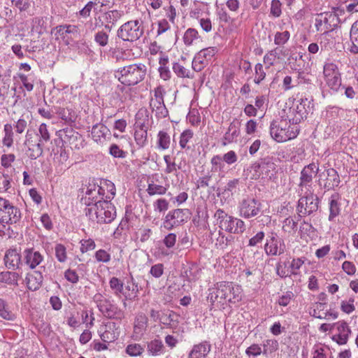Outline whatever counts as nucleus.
<instances>
[{
    "instance_id": "69168bd1",
    "label": "nucleus",
    "mask_w": 358,
    "mask_h": 358,
    "mask_svg": "<svg viewBox=\"0 0 358 358\" xmlns=\"http://www.w3.org/2000/svg\"><path fill=\"white\" fill-rule=\"evenodd\" d=\"M289 37L290 34L288 31L277 32L275 35L274 42L276 45H284L289 40Z\"/></svg>"
},
{
    "instance_id": "f8f14e48",
    "label": "nucleus",
    "mask_w": 358,
    "mask_h": 358,
    "mask_svg": "<svg viewBox=\"0 0 358 358\" xmlns=\"http://www.w3.org/2000/svg\"><path fill=\"white\" fill-rule=\"evenodd\" d=\"M261 203L252 197L243 199L239 204L240 215L248 219L257 216L261 211Z\"/></svg>"
},
{
    "instance_id": "412c9836",
    "label": "nucleus",
    "mask_w": 358,
    "mask_h": 358,
    "mask_svg": "<svg viewBox=\"0 0 358 358\" xmlns=\"http://www.w3.org/2000/svg\"><path fill=\"white\" fill-rule=\"evenodd\" d=\"M64 141L69 143L71 148L79 150L83 146V136L71 128H66L62 130Z\"/></svg>"
},
{
    "instance_id": "bf43d9fd",
    "label": "nucleus",
    "mask_w": 358,
    "mask_h": 358,
    "mask_svg": "<svg viewBox=\"0 0 358 358\" xmlns=\"http://www.w3.org/2000/svg\"><path fill=\"white\" fill-rule=\"evenodd\" d=\"M55 256L59 262H64L67 259L66 250L62 244L55 245Z\"/></svg>"
},
{
    "instance_id": "aec40b11",
    "label": "nucleus",
    "mask_w": 358,
    "mask_h": 358,
    "mask_svg": "<svg viewBox=\"0 0 358 358\" xmlns=\"http://www.w3.org/2000/svg\"><path fill=\"white\" fill-rule=\"evenodd\" d=\"M148 324V318L143 313H138L134 318L132 337L135 340L141 339L145 332Z\"/></svg>"
},
{
    "instance_id": "a878e982",
    "label": "nucleus",
    "mask_w": 358,
    "mask_h": 358,
    "mask_svg": "<svg viewBox=\"0 0 358 358\" xmlns=\"http://www.w3.org/2000/svg\"><path fill=\"white\" fill-rule=\"evenodd\" d=\"M103 343H112L119 337L118 327L115 322H109L106 325V330L100 335Z\"/></svg>"
},
{
    "instance_id": "79ce46f5",
    "label": "nucleus",
    "mask_w": 358,
    "mask_h": 358,
    "mask_svg": "<svg viewBox=\"0 0 358 358\" xmlns=\"http://www.w3.org/2000/svg\"><path fill=\"white\" fill-rule=\"evenodd\" d=\"M47 23L46 18L43 17H36L32 20V30L38 34H43L46 31Z\"/></svg>"
},
{
    "instance_id": "72a5a7b5",
    "label": "nucleus",
    "mask_w": 358,
    "mask_h": 358,
    "mask_svg": "<svg viewBox=\"0 0 358 358\" xmlns=\"http://www.w3.org/2000/svg\"><path fill=\"white\" fill-rule=\"evenodd\" d=\"M148 351L152 356H159L164 354L165 348L161 340L154 339L148 343Z\"/></svg>"
},
{
    "instance_id": "6e6552de",
    "label": "nucleus",
    "mask_w": 358,
    "mask_h": 358,
    "mask_svg": "<svg viewBox=\"0 0 358 358\" xmlns=\"http://www.w3.org/2000/svg\"><path fill=\"white\" fill-rule=\"evenodd\" d=\"M318 171V164L313 162L304 166L301 171L298 192H307V191H313V179L317 174Z\"/></svg>"
},
{
    "instance_id": "7c9ffc66",
    "label": "nucleus",
    "mask_w": 358,
    "mask_h": 358,
    "mask_svg": "<svg viewBox=\"0 0 358 358\" xmlns=\"http://www.w3.org/2000/svg\"><path fill=\"white\" fill-rule=\"evenodd\" d=\"M340 196L338 194H334L329 199V220L333 221L341 213V204L339 203Z\"/></svg>"
},
{
    "instance_id": "c85d7f7f",
    "label": "nucleus",
    "mask_w": 358,
    "mask_h": 358,
    "mask_svg": "<svg viewBox=\"0 0 358 358\" xmlns=\"http://www.w3.org/2000/svg\"><path fill=\"white\" fill-rule=\"evenodd\" d=\"M4 262L8 268L15 270L21 262V256L16 250H8L4 256Z\"/></svg>"
},
{
    "instance_id": "423d86ee",
    "label": "nucleus",
    "mask_w": 358,
    "mask_h": 358,
    "mask_svg": "<svg viewBox=\"0 0 358 358\" xmlns=\"http://www.w3.org/2000/svg\"><path fill=\"white\" fill-rule=\"evenodd\" d=\"M144 33L142 22L138 20H130L124 23L117 30V36L124 41H136Z\"/></svg>"
},
{
    "instance_id": "6ab92c4d",
    "label": "nucleus",
    "mask_w": 358,
    "mask_h": 358,
    "mask_svg": "<svg viewBox=\"0 0 358 358\" xmlns=\"http://www.w3.org/2000/svg\"><path fill=\"white\" fill-rule=\"evenodd\" d=\"M92 139L98 144H103L111 138L110 129L103 124H94L91 131Z\"/></svg>"
},
{
    "instance_id": "2eb2a0df",
    "label": "nucleus",
    "mask_w": 358,
    "mask_h": 358,
    "mask_svg": "<svg viewBox=\"0 0 358 358\" xmlns=\"http://www.w3.org/2000/svg\"><path fill=\"white\" fill-rule=\"evenodd\" d=\"M285 245L284 241L278 238L275 233H271L266 238L264 251L268 256H276L284 253Z\"/></svg>"
},
{
    "instance_id": "393cba45",
    "label": "nucleus",
    "mask_w": 358,
    "mask_h": 358,
    "mask_svg": "<svg viewBox=\"0 0 358 358\" xmlns=\"http://www.w3.org/2000/svg\"><path fill=\"white\" fill-rule=\"evenodd\" d=\"M24 256L27 265L31 269L35 268L43 259L41 254L33 248L26 249L24 251Z\"/></svg>"
},
{
    "instance_id": "338daca9",
    "label": "nucleus",
    "mask_w": 358,
    "mask_h": 358,
    "mask_svg": "<svg viewBox=\"0 0 358 358\" xmlns=\"http://www.w3.org/2000/svg\"><path fill=\"white\" fill-rule=\"evenodd\" d=\"M109 153L111 156L116 158H124L127 152L120 149L117 144H112L109 148Z\"/></svg>"
},
{
    "instance_id": "ea45409f",
    "label": "nucleus",
    "mask_w": 358,
    "mask_h": 358,
    "mask_svg": "<svg viewBox=\"0 0 358 358\" xmlns=\"http://www.w3.org/2000/svg\"><path fill=\"white\" fill-rule=\"evenodd\" d=\"M138 292V285L131 277V281H128L125 286V291H123L122 294L126 299H131L137 295Z\"/></svg>"
},
{
    "instance_id": "49530a36",
    "label": "nucleus",
    "mask_w": 358,
    "mask_h": 358,
    "mask_svg": "<svg viewBox=\"0 0 358 358\" xmlns=\"http://www.w3.org/2000/svg\"><path fill=\"white\" fill-rule=\"evenodd\" d=\"M282 229L289 234H294L297 230V222L289 217L283 221Z\"/></svg>"
},
{
    "instance_id": "0eeeda50",
    "label": "nucleus",
    "mask_w": 358,
    "mask_h": 358,
    "mask_svg": "<svg viewBox=\"0 0 358 358\" xmlns=\"http://www.w3.org/2000/svg\"><path fill=\"white\" fill-rule=\"evenodd\" d=\"M301 198L297 205V212L300 217L310 215L316 212L319 208V199L313 191L298 192Z\"/></svg>"
},
{
    "instance_id": "f704fd0d",
    "label": "nucleus",
    "mask_w": 358,
    "mask_h": 358,
    "mask_svg": "<svg viewBox=\"0 0 358 358\" xmlns=\"http://www.w3.org/2000/svg\"><path fill=\"white\" fill-rule=\"evenodd\" d=\"M239 134L240 130L238 122L233 121L230 123L228 130L224 134V139L229 143H232L233 141H236Z\"/></svg>"
},
{
    "instance_id": "1a4fd4ad",
    "label": "nucleus",
    "mask_w": 358,
    "mask_h": 358,
    "mask_svg": "<svg viewBox=\"0 0 358 358\" xmlns=\"http://www.w3.org/2000/svg\"><path fill=\"white\" fill-rule=\"evenodd\" d=\"M20 210L13 206L9 201L0 197V222L16 223L20 218Z\"/></svg>"
},
{
    "instance_id": "4468645a",
    "label": "nucleus",
    "mask_w": 358,
    "mask_h": 358,
    "mask_svg": "<svg viewBox=\"0 0 358 358\" xmlns=\"http://www.w3.org/2000/svg\"><path fill=\"white\" fill-rule=\"evenodd\" d=\"M140 115L143 113L139 111L136 115V122L134 124V140L139 148L144 147L148 142V120H141Z\"/></svg>"
},
{
    "instance_id": "e2e57ef3",
    "label": "nucleus",
    "mask_w": 358,
    "mask_h": 358,
    "mask_svg": "<svg viewBox=\"0 0 358 358\" xmlns=\"http://www.w3.org/2000/svg\"><path fill=\"white\" fill-rule=\"evenodd\" d=\"M167 62V58L161 59L159 62L162 65L159 69L160 77L164 80H167L171 78V72L169 68L165 66V64Z\"/></svg>"
},
{
    "instance_id": "a19ab883",
    "label": "nucleus",
    "mask_w": 358,
    "mask_h": 358,
    "mask_svg": "<svg viewBox=\"0 0 358 358\" xmlns=\"http://www.w3.org/2000/svg\"><path fill=\"white\" fill-rule=\"evenodd\" d=\"M200 36L198 31L194 28L187 29L183 36V41L186 45H192L194 41L199 39Z\"/></svg>"
},
{
    "instance_id": "f257e3e1",
    "label": "nucleus",
    "mask_w": 358,
    "mask_h": 358,
    "mask_svg": "<svg viewBox=\"0 0 358 358\" xmlns=\"http://www.w3.org/2000/svg\"><path fill=\"white\" fill-rule=\"evenodd\" d=\"M241 287L230 282H217L214 288L209 289L208 299L212 303L228 301L236 303L242 299Z\"/></svg>"
},
{
    "instance_id": "f3484780",
    "label": "nucleus",
    "mask_w": 358,
    "mask_h": 358,
    "mask_svg": "<svg viewBox=\"0 0 358 358\" xmlns=\"http://www.w3.org/2000/svg\"><path fill=\"white\" fill-rule=\"evenodd\" d=\"M331 327H336L337 334L332 336V340L338 345H345L351 334V329L348 323L344 320H340L331 324Z\"/></svg>"
},
{
    "instance_id": "cd10ccee",
    "label": "nucleus",
    "mask_w": 358,
    "mask_h": 358,
    "mask_svg": "<svg viewBox=\"0 0 358 358\" xmlns=\"http://www.w3.org/2000/svg\"><path fill=\"white\" fill-rule=\"evenodd\" d=\"M211 350L210 344L207 341L194 345L189 354V358H206Z\"/></svg>"
},
{
    "instance_id": "2f4dec72",
    "label": "nucleus",
    "mask_w": 358,
    "mask_h": 358,
    "mask_svg": "<svg viewBox=\"0 0 358 358\" xmlns=\"http://www.w3.org/2000/svg\"><path fill=\"white\" fill-rule=\"evenodd\" d=\"M336 38L333 31H325L320 36V46L322 50L329 51L331 50L336 44Z\"/></svg>"
},
{
    "instance_id": "6e6d98bb",
    "label": "nucleus",
    "mask_w": 358,
    "mask_h": 358,
    "mask_svg": "<svg viewBox=\"0 0 358 358\" xmlns=\"http://www.w3.org/2000/svg\"><path fill=\"white\" fill-rule=\"evenodd\" d=\"M194 133L191 129H186L182 132L180 136V146L181 148L185 149L187 148V144L193 138Z\"/></svg>"
},
{
    "instance_id": "473e14b6",
    "label": "nucleus",
    "mask_w": 358,
    "mask_h": 358,
    "mask_svg": "<svg viewBox=\"0 0 358 358\" xmlns=\"http://www.w3.org/2000/svg\"><path fill=\"white\" fill-rule=\"evenodd\" d=\"M185 60L182 59V62H175L173 64L172 69L173 72L179 78H193L194 73L185 66L182 63Z\"/></svg>"
},
{
    "instance_id": "9b49d317",
    "label": "nucleus",
    "mask_w": 358,
    "mask_h": 358,
    "mask_svg": "<svg viewBox=\"0 0 358 358\" xmlns=\"http://www.w3.org/2000/svg\"><path fill=\"white\" fill-rule=\"evenodd\" d=\"M189 210L187 209H175L169 211L166 215L163 226L167 230H171L175 227L180 225L188 219Z\"/></svg>"
},
{
    "instance_id": "de8ad7c7",
    "label": "nucleus",
    "mask_w": 358,
    "mask_h": 358,
    "mask_svg": "<svg viewBox=\"0 0 358 358\" xmlns=\"http://www.w3.org/2000/svg\"><path fill=\"white\" fill-rule=\"evenodd\" d=\"M107 31L106 30H101L94 34V41L98 45L106 47L108 44L109 35Z\"/></svg>"
},
{
    "instance_id": "58836bf2",
    "label": "nucleus",
    "mask_w": 358,
    "mask_h": 358,
    "mask_svg": "<svg viewBox=\"0 0 358 358\" xmlns=\"http://www.w3.org/2000/svg\"><path fill=\"white\" fill-rule=\"evenodd\" d=\"M222 231L220 229L218 232V236L215 241V246L217 248L224 250L227 248L234 238L232 236H226Z\"/></svg>"
},
{
    "instance_id": "a18cd8bd",
    "label": "nucleus",
    "mask_w": 358,
    "mask_h": 358,
    "mask_svg": "<svg viewBox=\"0 0 358 358\" xmlns=\"http://www.w3.org/2000/svg\"><path fill=\"white\" fill-rule=\"evenodd\" d=\"M18 280V274L14 272L6 271L0 273V282L9 285L16 284Z\"/></svg>"
},
{
    "instance_id": "9d476101",
    "label": "nucleus",
    "mask_w": 358,
    "mask_h": 358,
    "mask_svg": "<svg viewBox=\"0 0 358 358\" xmlns=\"http://www.w3.org/2000/svg\"><path fill=\"white\" fill-rule=\"evenodd\" d=\"M151 93H153V95L150 101V106L152 112H155V115L158 117H165L168 114V110L164 101L165 94L164 87L159 85Z\"/></svg>"
},
{
    "instance_id": "3c124183",
    "label": "nucleus",
    "mask_w": 358,
    "mask_h": 358,
    "mask_svg": "<svg viewBox=\"0 0 358 358\" xmlns=\"http://www.w3.org/2000/svg\"><path fill=\"white\" fill-rule=\"evenodd\" d=\"M278 59V53L275 50L267 52L264 57V64L266 66V69H269L271 66L274 65Z\"/></svg>"
},
{
    "instance_id": "f03ea898",
    "label": "nucleus",
    "mask_w": 358,
    "mask_h": 358,
    "mask_svg": "<svg viewBox=\"0 0 358 358\" xmlns=\"http://www.w3.org/2000/svg\"><path fill=\"white\" fill-rule=\"evenodd\" d=\"M92 206L89 204L86 210V215L97 223H110L116 216L115 206L107 200H94Z\"/></svg>"
},
{
    "instance_id": "052dcab7",
    "label": "nucleus",
    "mask_w": 358,
    "mask_h": 358,
    "mask_svg": "<svg viewBox=\"0 0 358 358\" xmlns=\"http://www.w3.org/2000/svg\"><path fill=\"white\" fill-rule=\"evenodd\" d=\"M328 349L321 345H315L313 348V358H327Z\"/></svg>"
},
{
    "instance_id": "5701e85b",
    "label": "nucleus",
    "mask_w": 358,
    "mask_h": 358,
    "mask_svg": "<svg viewBox=\"0 0 358 358\" xmlns=\"http://www.w3.org/2000/svg\"><path fill=\"white\" fill-rule=\"evenodd\" d=\"M221 230L231 234H242L245 231V223L242 220L230 215Z\"/></svg>"
},
{
    "instance_id": "c03bdc74",
    "label": "nucleus",
    "mask_w": 358,
    "mask_h": 358,
    "mask_svg": "<svg viewBox=\"0 0 358 358\" xmlns=\"http://www.w3.org/2000/svg\"><path fill=\"white\" fill-rule=\"evenodd\" d=\"M146 191L150 196L162 195L166 192L167 187L152 182L148 184Z\"/></svg>"
},
{
    "instance_id": "4d7b16f0",
    "label": "nucleus",
    "mask_w": 358,
    "mask_h": 358,
    "mask_svg": "<svg viewBox=\"0 0 358 358\" xmlns=\"http://www.w3.org/2000/svg\"><path fill=\"white\" fill-rule=\"evenodd\" d=\"M266 354V350L264 348L262 351V348L258 344H252L245 350V354L249 357H257L262 353Z\"/></svg>"
},
{
    "instance_id": "b1692460",
    "label": "nucleus",
    "mask_w": 358,
    "mask_h": 358,
    "mask_svg": "<svg viewBox=\"0 0 358 358\" xmlns=\"http://www.w3.org/2000/svg\"><path fill=\"white\" fill-rule=\"evenodd\" d=\"M124 15L123 11L118 10H112L104 13L102 15L104 22H101V25L104 24L105 30L110 32L114 25Z\"/></svg>"
},
{
    "instance_id": "774afa93",
    "label": "nucleus",
    "mask_w": 358,
    "mask_h": 358,
    "mask_svg": "<svg viewBox=\"0 0 358 358\" xmlns=\"http://www.w3.org/2000/svg\"><path fill=\"white\" fill-rule=\"evenodd\" d=\"M222 158L219 155H215L211 159L212 171L220 172L223 171L224 164Z\"/></svg>"
},
{
    "instance_id": "13d9d810",
    "label": "nucleus",
    "mask_w": 358,
    "mask_h": 358,
    "mask_svg": "<svg viewBox=\"0 0 358 358\" xmlns=\"http://www.w3.org/2000/svg\"><path fill=\"white\" fill-rule=\"evenodd\" d=\"M201 28L206 32H210L213 29V24L209 14L206 13L204 17H202L199 21Z\"/></svg>"
},
{
    "instance_id": "c9c22d12",
    "label": "nucleus",
    "mask_w": 358,
    "mask_h": 358,
    "mask_svg": "<svg viewBox=\"0 0 358 358\" xmlns=\"http://www.w3.org/2000/svg\"><path fill=\"white\" fill-rule=\"evenodd\" d=\"M199 271L196 266H191L184 268L182 277L187 282L195 281L199 278Z\"/></svg>"
},
{
    "instance_id": "680f3d73",
    "label": "nucleus",
    "mask_w": 358,
    "mask_h": 358,
    "mask_svg": "<svg viewBox=\"0 0 358 358\" xmlns=\"http://www.w3.org/2000/svg\"><path fill=\"white\" fill-rule=\"evenodd\" d=\"M80 251L82 253L87 252L95 249L96 244L91 238L83 239L80 241Z\"/></svg>"
},
{
    "instance_id": "bb28decb",
    "label": "nucleus",
    "mask_w": 358,
    "mask_h": 358,
    "mask_svg": "<svg viewBox=\"0 0 358 358\" xmlns=\"http://www.w3.org/2000/svg\"><path fill=\"white\" fill-rule=\"evenodd\" d=\"M326 178L324 184V188L329 191L338 187L341 180L338 172L333 168L326 170Z\"/></svg>"
},
{
    "instance_id": "ddd939ff",
    "label": "nucleus",
    "mask_w": 358,
    "mask_h": 358,
    "mask_svg": "<svg viewBox=\"0 0 358 358\" xmlns=\"http://www.w3.org/2000/svg\"><path fill=\"white\" fill-rule=\"evenodd\" d=\"M323 73L327 85L337 91L341 85V78L336 64L329 62L324 66Z\"/></svg>"
},
{
    "instance_id": "e433bc0d",
    "label": "nucleus",
    "mask_w": 358,
    "mask_h": 358,
    "mask_svg": "<svg viewBox=\"0 0 358 358\" xmlns=\"http://www.w3.org/2000/svg\"><path fill=\"white\" fill-rule=\"evenodd\" d=\"M4 136L2 139L3 146L10 148L13 143V126L10 124H6L3 128Z\"/></svg>"
},
{
    "instance_id": "37998d69",
    "label": "nucleus",
    "mask_w": 358,
    "mask_h": 358,
    "mask_svg": "<svg viewBox=\"0 0 358 358\" xmlns=\"http://www.w3.org/2000/svg\"><path fill=\"white\" fill-rule=\"evenodd\" d=\"M0 317L7 320H13L15 318L14 313H13L6 302L2 299H0Z\"/></svg>"
},
{
    "instance_id": "a211bd4d",
    "label": "nucleus",
    "mask_w": 358,
    "mask_h": 358,
    "mask_svg": "<svg viewBox=\"0 0 358 358\" xmlns=\"http://www.w3.org/2000/svg\"><path fill=\"white\" fill-rule=\"evenodd\" d=\"M308 102V99H301L297 103L290 108V115L288 116L289 121L292 124H299L306 114V104Z\"/></svg>"
},
{
    "instance_id": "dca6fc26",
    "label": "nucleus",
    "mask_w": 358,
    "mask_h": 358,
    "mask_svg": "<svg viewBox=\"0 0 358 358\" xmlns=\"http://www.w3.org/2000/svg\"><path fill=\"white\" fill-rule=\"evenodd\" d=\"M215 52V48L213 47H209L199 51L192 61L193 70L196 72L201 71L208 64V62L211 59Z\"/></svg>"
},
{
    "instance_id": "8fccbe9b",
    "label": "nucleus",
    "mask_w": 358,
    "mask_h": 358,
    "mask_svg": "<svg viewBox=\"0 0 358 358\" xmlns=\"http://www.w3.org/2000/svg\"><path fill=\"white\" fill-rule=\"evenodd\" d=\"M38 136V141L45 144L50 140V134L48 131V127L46 124L42 123L40 124L38 128V133L37 134Z\"/></svg>"
},
{
    "instance_id": "864d4df0",
    "label": "nucleus",
    "mask_w": 358,
    "mask_h": 358,
    "mask_svg": "<svg viewBox=\"0 0 358 358\" xmlns=\"http://www.w3.org/2000/svg\"><path fill=\"white\" fill-rule=\"evenodd\" d=\"M215 218L217 221V224L219 228L222 229L224 225V222L227 221L230 217L225 211L222 209H217L214 215Z\"/></svg>"
},
{
    "instance_id": "4be33fe9",
    "label": "nucleus",
    "mask_w": 358,
    "mask_h": 358,
    "mask_svg": "<svg viewBox=\"0 0 358 358\" xmlns=\"http://www.w3.org/2000/svg\"><path fill=\"white\" fill-rule=\"evenodd\" d=\"M26 137L25 144L28 146L29 157L31 159H36L41 157L43 152L44 144L39 141L34 143L31 140V134H29V131L27 132Z\"/></svg>"
},
{
    "instance_id": "c756f323",
    "label": "nucleus",
    "mask_w": 358,
    "mask_h": 358,
    "mask_svg": "<svg viewBox=\"0 0 358 358\" xmlns=\"http://www.w3.org/2000/svg\"><path fill=\"white\" fill-rule=\"evenodd\" d=\"M43 280V275L39 271H34L32 273L27 274L26 282L28 289L31 291L37 290L41 287Z\"/></svg>"
},
{
    "instance_id": "39448f33",
    "label": "nucleus",
    "mask_w": 358,
    "mask_h": 358,
    "mask_svg": "<svg viewBox=\"0 0 358 358\" xmlns=\"http://www.w3.org/2000/svg\"><path fill=\"white\" fill-rule=\"evenodd\" d=\"M298 127L289 125L286 121L273 120L270 125L271 137L277 142L282 143L296 138L299 134Z\"/></svg>"
},
{
    "instance_id": "603ef678",
    "label": "nucleus",
    "mask_w": 358,
    "mask_h": 358,
    "mask_svg": "<svg viewBox=\"0 0 358 358\" xmlns=\"http://www.w3.org/2000/svg\"><path fill=\"white\" fill-rule=\"evenodd\" d=\"M143 351V348L138 343H131L126 348V353L131 357L139 356Z\"/></svg>"
},
{
    "instance_id": "7ed1b4c3",
    "label": "nucleus",
    "mask_w": 358,
    "mask_h": 358,
    "mask_svg": "<svg viewBox=\"0 0 358 358\" xmlns=\"http://www.w3.org/2000/svg\"><path fill=\"white\" fill-rule=\"evenodd\" d=\"M147 73V68L143 64H133L119 69L115 78L125 85H135L141 82Z\"/></svg>"
},
{
    "instance_id": "4c0bfd02",
    "label": "nucleus",
    "mask_w": 358,
    "mask_h": 358,
    "mask_svg": "<svg viewBox=\"0 0 358 358\" xmlns=\"http://www.w3.org/2000/svg\"><path fill=\"white\" fill-rule=\"evenodd\" d=\"M171 145V137L164 131H160L157 135V147L160 150H167Z\"/></svg>"
},
{
    "instance_id": "5fc2aeb1",
    "label": "nucleus",
    "mask_w": 358,
    "mask_h": 358,
    "mask_svg": "<svg viewBox=\"0 0 358 358\" xmlns=\"http://www.w3.org/2000/svg\"><path fill=\"white\" fill-rule=\"evenodd\" d=\"M304 264V258H294L290 264V274L292 275H296L299 274L298 271L302 267Z\"/></svg>"
},
{
    "instance_id": "20e7f679",
    "label": "nucleus",
    "mask_w": 358,
    "mask_h": 358,
    "mask_svg": "<svg viewBox=\"0 0 358 358\" xmlns=\"http://www.w3.org/2000/svg\"><path fill=\"white\" fill-rule=\"evenodd\" d=\"M93 299L105 317L117 320H122L125 317L124 311L113 300L104 297L100 293L96 294Z\"/></svg>"
},
{
    "instance_id": "09e8293b",
    "label": "nucleus",
    "mask_w": 358,
    "mask_h": 358,
    "mask_svg": "<svg viewBox=\"0 0 358 358\" xmlns=\"http://www.w3.org/2000/svg\"><path fill=\"white\" fill-rule=\"evenodd\" d=\"M109 285L115 296H120V294L123 293V282L117 278H111L109 281Z\"/></svg>"
},
{
    "instance_id": "0e129e2a",
    "label": "nucleus",
    "mask_w": 358,
    "mask_h": 358,
    "mask_svg": "<svg viewBox=\"0 0 358 358\" xmlns=\"http://www.w3.org/2000/svg\"><path fill=\"white\" fill-rule=\"evenodd\" d=\"M103 186H105L106 189V196L105 200L110 201L113 199L115 195V185L110 181H106L104 182Z\"/></svg>"
}]
</instances>
